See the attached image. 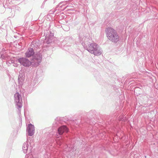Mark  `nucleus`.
<instances>
[{
  "instance_id": "1a4fd4ad",
  "label": "nucleus",
  "mask_w": 158,
  "mask_h": 158,
  "mask_svg": "<svg viewBox=\"0 0 158 158\" xmlns=\"http://www.w3.org/2000/svg\"><path fill=\"white\" fill-rule=\"evenodd\" d=\"M42 59V57L40 55H39L38 57V58H36V60H38L39 62H40Z\"/></svg>"
},
{
  "instance_id": "7ed1b4c3",
  "label": "nucleus",
  "mask_w": 158,
  "mask_h": 158,
  "mask_svg": "<svg viewBox=\"0 0 158 158\" xmlns=\"http://www.w3.org/2000/svg\"><path fill=\"white\" fill-rule=\"evenodd\" d=\"M15 102L17 103V105L19 106V107H21V105L20 104L21 103L22 100L21 97L19 95L18 93H17L15 94Z\"/></svg>"
},
{
  "instance_id": "20e7f679",
  "label": "nucleus",
  "mask_w": 158,
  "mask_h": 158,
  "mask_svg": "<svg viewBox=\"0 0 158 158\" xmlns=\"http://www.w3.org/2000/svg\"><path fill=\"white\" fill-rule=\"evenodd\" d=\"M27 130L29 135L32 136L34 133L35 128L34 125L31 124H29L27 127Z\"/></svg>"
},
{
  "instance_id": "423d86ee",
  "label": "nucleus",
  "mask_w": 158,
  "mask_h": 158,
  "mask_svg": "<svg viewBox=\"0 0 158 158\" xmlns=\"http://www.w3.org/2000/svg\"><path fill=\"white\" fill-rule=\"evenodd\" d=\"M58 131L60 135H62L64 132H68V129L66 127L63 126L59 128Z\"/></svg>"
},
{
  "instance_id": "f03ea898",
  "label": "nucleus",
  "mask_w": 158,
  "mask_h": 158,
  "mask_svg": "<svg viewBox=\"0 0 158 158\" xmlns=\"http://www.w3.org/2000/svg\"><path fill=\"white\" fill-rule=\"evenodd\" d=\"M18 61L24 66L28 67L31 64V62L27 59L25 58H20L19 59Z\"/></svg>"
},
{
  "instance_id": "0eeeda50",
  "label": "nucleus",
  "mask_w": 158,
  "mask_h": 158,
  "mask_svg": "<svg viewBox=\"0 0 158 158\" xmlns=\"http://www.w3.org/2000/svg\"><path fill=\"white\" fill-rule=\"evenodd\" d=\"M34 52H33V50L32 49H30L29 50V51L27 52L26 53V57H31V56L33 55L34 54Z\"/></svg>"
},
{
  "instance_id": "39448f33",
  "label": "nucleus",
  "mask_w": 158,
  "mask_h": 158,
  "mask_svg": "<svg viewBox=\"0 0 158 158\" xmlns=\"http://www.w3.org/2000/svg\"><path fill=\"white\" fill-rule=\"evenodd\" d=\"M97 45L95 43H92L90 44L88 46V51L91 53H93L94 51L97 48Z\"/></svg>"
},
{
  "instance_id": "6e6552de",
  "label": "nucleus",
  "mask_w": 158,
  "mask_h": 158,
  "mask_svg": "<svg viewBox=\"0 0 158 158\" xmlns=\"http://www.w3.org/2000/svg\"><path fill=\"white\" fill-rule=\"evenodd\" d=\"M102 52V51L101 50L98 49V48H96L93 53L96 56H99L100 55Z\"/></svg>"
},
{
  "instance_id": "9d476101",
  "label": "nucleus",
  "mask_w": 158,
  "mask_h": 158,
  "mask_svg": "<svg viewBox=\"0 0 158 158\" xmlns=\"http://www.w3.org/2000/svg\"><path fill=\"white\" fill-rule=\"evenodd\" d=\"M16 67H17V64H16V65H14Z\"/></svg>"
},
{
  "instance_id": "f257e3e1",
  "label": "nucleus",
  "mask_w": 158,
  "mask_h": 158,
  "mask_svg": "<svg viewBox=\"0 0 158 158\" xmlns=\"http://www.w3.org/2000/svg\"><path fill=\"white\" fill-rule=\"evenodd\" d=\"M106 34L108 39L113 42L116 43L119 41V37L117 32L113 28L107 29Z\"/></svg>"
}]
</instances>
